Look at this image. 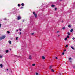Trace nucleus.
I'll return each instance as SVG.
<instances>
[{
    "label": "nucleus",
    "mask_w": 75,
    "mask_h": 75,
    "mask_svg": "<svg viewBox=\"0 0 75 75\" xmlns=\"http://www.w3.org/2000/svg\"><path fill=\"white\" fill-rule=\"evenodd\" d=\"M1 37L2 38V39H4V38H6V36L2 35V37Z\"/></svg>",
    "instance_id": "f257e3e1"
},
{
    "label": "nucleus",
    "mask_w": 75,
    "mask_h": 75,
    "mask_svg": "<svg viewBox=\"0 0 75 75\" xmlns=\"http://www.w3.org/2000/svg\"><path fill=\"white\" fill-rule=\"evenodd\" d=\"M21 16H19L18 17V20H20L21 19Z\"/></svg>",
    "instance_id": "f03ea898"
},
{
    "label": "nucleus",
    "mask_w": 75,
    "mask_h": 75,
    "mask_svg": "<svg viewBox=\"0 0 75 75\" xmlns=\"http://www.w3.org/2000/svg\"><path fill=\"white\" fill-rule=\"evenodd\" d=\"M53 67V66L52 65H51L49 67V68L50 69H52V67Z\"/></svg>",
    "instance_id": "7ed1b4c3"
},
{
    "label": "nucleus",
    "mask_w": 75,
    "mask_h": 75,
    "mask_svg": "<svg viewBox=\"0 0 75 75\" xmlns=\"http://www.w3.org/2000/svg\"><path fill=\"white\" fill-rule=\"evenodd\" d=\"M29 59H32L31 56L30 55L29 56Z\"/></svg>",
    "instance_id": "20e7f679"
},
{
    "label": "nucleus",
    "mask_w": 75,
    "mask_h": 75,
    "mask_svg": "<svg viewBox=\"0 0 75 75\" xmlns=\"http://www.w3.org/2000/svg\"><path fill=\"white\" fill-rule=\"evenodd\" d=\"M42 58L43 59H45V57L44 56H42Z\"/></svg>",
    "instance_id": "39448f33"
},
{
    "label": "nucleus",
    "mask_w": 75,
    "mask_h": 75,
    "mask_svg": "<svg viewBox=\"0 0 75 75\" xmlns=\"http://www.w3.org/2000/svg\"><path fill=\"white\" fill-rule=\"evenodd\" d=\"M8 42L10 44H11V42L10 40H9L8 41Z\"/></svg>",
    "instance_id": "423d86ee"
},
{
    "label": "nucleus",
    "mask_w": 75,
    "mask_h": 75,
    "mask_svg": "<svg viewBox=\"0 0 75 75\" xmlns=\"http://www.w3.org/2000/svg\"><path fill=\"white\" fill-rule=\"evenodd\" d=\"M72 31H73V29H71V30H70V32H71V33H72Z\"/></svg>",
    "instance_id": "0eeeda50"
},
{
    "label": "nucleus",
    "mask_w": 75,
    "mask_h": 75,
    "mask_svg": "<svg viewBox=\"0 0 75 75\" xmlns=\"http://www.w3.org/2000/svg\"><path fill=\"white\" fill-rule=\"evenodd\" d=\"M0 67H1V68H3V64H1Z\"/></svg>",
    "instance_id": "6e6552de"
},
{
    "label": "nucleus",
    "mask_w": 75,
    "mask_h": 75,
    "mask_svg": "<svg viewBox=\"0 0 75 75\" xmlns=\"http://www.w3.org/2000/svg\"><path fill=\"white\" fill-rule=\"evenodd\" d=\"M21 5L22 6H24V3H23L21 4Z\"/></svg>",
    "instance_id": "1a4fd4ad"
},
{
    "label": "nucleus",
    "mask_w": 75,
    "mask_h": 75,
    "mask_svg": "<svg viewBox=\"0 0 75 75\" xmlns=\"http://www.w3.org/2000/svg\"><path fill=\"white\" fill-rule=\"evenodd\" d=\"M34 15L35 17V18H37V14H35Z\"/></svg>",
    "instance_id": "9d476101"
},
{
    "label": "nucleus",
    "mask_w": 75,
    "mask_h": 75,
    "mask_svg": "<svg viewBox=\"0 0 75 75\" xmlns=\"http://www.w3.org/2000/svg\"><path fill=\"white\" fill-rule=\"evenodd\" d=\"M51 7H55V5H52Z\"/></svg>",
    "instance_id": "9b49d317"
},
{
    "label": "nucleus",
    "mask_w": 75,
    "mask_h": 75,
    "mask_svg": "<svg viewBox=\"0 0 75 75\" xmlns=\"http://www.w3.org/2000/svg\"><path fill=\"white\" fill-rule=\"evenodd\" d=\"M71 48L73 49V50H75V49H74V47H71Z\"/></svg>",
    "instance_id": "f8f14e48"
},
{
    "label": "nucleus",
    "mask_w": 75,
    "mask_h": 75,
    "mask_svg": "<svg viewBox=\"0 0 75 75\" xmlns=\"http://www.w3.org/2000/svg\"><path fill=\"white\" fill-rule=\"evenodd\" d=\"M67 34L69 35H70V33L68 32L67 33Z\"/></svg>",
    "instance_id": "ddd939ff"
},
{
    "label": "nucleus",
    "mask_w": 75,
    "mask_h": 75,
    "mask_svg": "<svg viewBox=\"0 0 75 75\" xmlns=\"http://www.w3.org/2000/svg\"><path fill=\"white\" fill-rule=\"evenodd\" d=\"M2 38L1 37H0V41L2 40Z\"/></svg>",
    "instance_id": "4468645a"
},
{
    "label": "nucleus",
    "mask_w": 75,
    "mask_h": 75,
    "mask_svg": "<svg viewBox=\"0 0 75 75\" xmlns=\"http://www.w3.org/2000/svg\"><path fill=\"white\" fill-rule=\"evenodd\" d=\"M64 40L65 41H67V38H65L64 39Z\"/></svg>",
    "instance_id": "2eb2a0df"
},
{
    "label": "nucleus",
    "mask_w": 75,
    "mask_h": 75,
    "mask_svg": "<svg viewBox=\"0 0 75 75\" xmlns=\"http://www.w3.org/2000/svg\"><path fill=\"white\" fill-rule=\"evenodd\" d=\"M8 52V50H6V53H7Z\"/></svg>",
    "instance_id": "dca6fc26"
},
{
    "label": "nucleus",
    "mask_w": 75,
    "mask_h": 75,
    "mask_svg": "<svg viewBox=\"0 0 75 75\" xmlns=\"http://www.w3.org/2000/svg\"><path fill=\"white\" fill-rule=\"evenodd\" d=\"M3 57V56H2L0 54V58H1Z\"/></svg>",
    "instance_id": "f3484780"
},
{
    "label": "nucleus",
    "mask_w": 75,
    "mask_h": 75,
    "mask_svg": "<svg viewBox=\"0 0 75 75\" xmlns=\"http://www.w3.org/2000/svg\"><path fill=\"white\" fill-rule=\"evenodd\" d=\"M68 45H67L65 46L66 48H67V47H68Z\"/></svg>",
    "instance_id": "a211bd4d"
},
{
    "label": "nucleus",
    "mask_w": 75,
    "mask_h": 75,
    "mask_svg": "<svg viewBox=\"0 0 75 75\" xmlns=\"http://www.w3.org/2000/svg\"><path fill=\"white\" fill-rule=\"evenodd\" d=\"M51 71H52V72H54V70H53V69H52Z\"/></svg>",
    "instance_id": "6ab92c4d"
},
{
    "label": "nucleus",
    "mask_w": 75,
    "mask_h": 75,
    "mask_svg": "<svg viewBox=\"0 0 75 75\" xmlns=\"http://www.w3.org/2000/svg\"><path fill=\"white\" fill-rule=\"evenodd\" d=\"M20 6H21V5L20 4H18V7H20Z\"/></svg>",
    "instance_id": "aec40b11"
},
{
    "label": "nucleus",
    "mask_w": 75,
    "mask_h": 75,
    "mask_svg": "<svg viewBox=\"0 0 75 75\" xmlns=\"http://www.w3.org/2000/svg\"><path fill=\"white\" fill-rule=\"evenodd\" d=\"M71 57H70V58H69V60H71Z\"/></svg>",
    "instance_id": "412c9836"
},
{
    "label": "nucleus",
    "mask_w": 75,
    "mask_h": 75,
    "mask_svg": "<svg viewBox=\"0 0 75 75\" xmlns=\"http://www.w3.org/2000/svg\"><path fill=\"white\" fill-rule=\"evenodd\" d=\"M39 74L38 73H36V75H38Z\"/></svg>",
    "instance_id": "4be33fe9"
},
{
    "label": "nucleus",
    "mask_w": 75,
    "mask_h": 75,
    "mask_svg": "<svg viewBox=\"0 0 75 75\" xmlns=\"http://www.w3.org/2000/svg\"><path fill=\"white\" fill-rule=\"evenodd\" d=\"M35 64H32L33 66H35Z\"/></svg>",
    "instance_id": "5701e85b"
},
{
    "label": "nucleus",
    "mask_w": 75,
    "mask_h": 75,
    "mask_svg": "<svg viewBox=\"0 0 75 75\" xmlns=\"http://www.w3.org/2000/svg\"><path fill=\"white\" fill-rule=\"evenodd\" d=\"M68 27H71V25H68Z\"/></svg>",
    "instance_id": "b1692460"
},
{
    "label": "nucleus",
    "mask_w": 75,
    "mask_h": 75,
    "mask_svg": "<svg viewBox=\"0 0 75 75\" xmlns=\"http://www.w3.org/2000/svg\"><path fill=\"white\" fill-rule=\"evenodd\" d=\"M62 29L63 30H65V27H63L62 28Z\"/></svg>",
    "instance_id": "393cba45"
},
{
    "label": "nucleus",
    "mask_w": 75,
    "mask_h": 75,
    "mask_svg": "<svg viewBox=\"0 0 75 75\" xmlns=\"http://www.w3.org/2000/svg\"><path fill=\"white\" fill-rule=\"evenodd\" d=\"M7 33H8L9 34L10 33V32L9 31H7Z\"/></svg>",
    "instance_id": "a878e982"
},
{
    "label": "nucleus",
    "mask_w": 75,
    "mask_h": 75,
    "mask_svg": "<svg viewBox=\"0 0 75 75\" xmlns=\"http://www.w3.org/2000/svg\"><path fill=\"white\" fill-rule=\"evenodd\" d=\"M67 38H69V36L67 35Z\"/></svg>",
    "instance_id": "bb28decb"
},
{
    "label": "nucleus",
    "mask_w": 75,
    "mask_h": 75,
    "mask_svg": "<svg viewBox=\"0 0 75 75\" xmlns=\"http://www.w3.org/2000/svg\"><path fill=\"white\" fill-rule=\"evenodd\" d=\"M57 8H55V10H57Z\"/></svg>",
    "instance_id": "cd10ccee"
},
{
    "label": "nucleus",
    "mask_w": 75,
    "mask_h": 75,
    "mask_svg": "<svg viewBox=\"0 0 75 75\" xmlns=\"http://www.w3.org/2000/svg\"><path fill=\"white\" fill-rule=\"evenodd\" d=\"M64 54H65V53L64 52H63L62 53V55H64Z\"/></svg>",
    "instance_id": "c85d7f7f"
},
{
    "label": "nucleus",
    "mask_w": 75,
    "mask_h": 75,
    "mask_svg": "<svg viewBox=\"0 0 75 75\" xmlns=\"http://www.w3.org/2000/svg\"><path fill=\"white\" fill-rule=\"evenodd\" d=\"M18 39V37H16V40H17V39Z\"/></svg>",
    "instance_id": "c756f323"
},
{
    "label": "nucleus",
    "mask_w": 75,
    "mask_h": 75,
    "mask_svg": "<svg viewBox=\"0 0 75 75\" xmlns=\"http://www.w3.org/2000/svg\"><path fill=\"white\" fill-rule=\"evenodd\" d=\"M72 39H73L74 40H75V38H72Z\"/></svg>",
    "instance_id": "7c9ffc66"
},
{
    "label": "nucleus",
    "mask_w": 75,
    "mask_h": 75,
    "mask_svg": "<svg viewBox=\"0 0 75 75\" xmlns=\"http://www.w3.org/2000/svg\"><path fill=\"white\" fill-rule=\"evenodd\" d=\"M66 50H64V52H65V51H66Z\"/></svg>",
    "instance_id": "2f4dec72"
},
{
    "label": "nucleus",
    "mask_w": 75,
    "mask_h": 75,
    "mask_svg": "<svg viewBox=\"0 0 75 75\" xmlns=\"http://www.w3.org/2000/svg\"><path fill=\"white\" fill-rule=\"evenodd\" d=\"M33 14H34V15H35V12H33Z\"/></svg>",
    "instance_id": "473e14b6"
},
{
    "label": "nucleus",
    "mask_w": 75,
    "mask_h": 75,
    "mask_svg": "<svg viewBox=\"0 0 75 75\" xmlns=\"http://www.w3.org/2000/svg\"><path fill=\"white\" fill-rule=\"evenodd\" d=\"M19 30L20 31H21V29H19Z\"/></svg>",
    "instance_id": "72a5a7b5"
},
{
    "label": "nucleus",
    "mask_w": 75,
    "mask_h": 75,
    "mask_svg": "<svg viewBox=\"0 0 75 75\" xmlns=\"http://www.w3.org/2000/svg\"><path fill=\"white\" fill-rule=\"evenodd\" d=\"M20 35H21V32H20Z\"/></svg>",
    "instance_id": "f704fd0d"
},
{
    "label": "nucleus",
    "mask_w": 75,
    "mask_h": 75,
    "mask_svg": "<svg viewBox=\"0 0 75 75\" xmlns=\"http://www.w3.org/2000/svg\"><path fill=\"white\" fill-rule=\"evenodd\" d=\"M56 59H58V58H57V57H56Z\"/></svg>",
    "instance_id": "c9c22d12"
},
{
    "label": "nucleus",
    "mask_w": 75,
    "mask_h": 75,
    "mask_svg": "<svg viewBox=\"0 0 75 75\" xmlns=\"http://www.w3.org/2000/svg\"><path fill=\"white\" fill-rule=\"evenodd\" d=\"M34 33H32L31 34V35H33V34H34Z\"/></svg>",
    "instance_id": "e433bc0d"
},
{
    "label": "nucleus",
    "mask_w": 75,
    "mask_h": 75,
    "mask_svg": "<svg viewBox=\"0 0 75 75\" xmlns=\"http://www.w3.org/2000/svg\"><path fill=\"white\" fill-rule=\"evenodd\" d=\"M59 31H57V33H59Z\"/></svg>",
    "instance_id": "4c0bfd02"
},
{
    "label": "nucleus",
    "mask_w": 75,
    "mask_h": 75,
    "mask_svg": "<svg viewBox=\"0 0 75 75\" xmlns=\"http://www.w3.org/2000/svg\"><path fill=\"white\" fill-rule=\"evenodd\" d=\"M1 27V24L0 23V28Z\"/></svg>",
    "instance_id": "58836bf2"
},
{
    "label": "nucleus",
    "mask_w": 75,
    "mask_h": 75,
    "mask_svg": "<svg viewBox=\"0 0 75 75\" xmlns=\"http://www.w3.org/2000/svg\"><path fill=\"white\" fill-rule=\"evenodd\" d=\"M6 70H7V71H8V69H6Z\"/></svg>",
    "instance_id": "ea45409f"
},
{
    "label": "nucleus",
    "mask_w": 75,
    "mask_h": 75,
    "mask_svg": "<svg viewBox=\"0 0 75 75\" xmlns=\"http://www.w3.org/2000/svg\"><path fill=\"white\" fill-rule=\"evenodd\" d=\"M16 31H18V30H16Z\"/></svg>",
    "instance_id": "a19ab883"
},
{
    "label": "nucleus",
    "mask_w": 75,
    "mask_h": 75,
    "mask_svg": "<svg viewBox=\"0 0 75 75\" xmlns=\"http://www.w3.org/2000/svg\"><path fill=\"white\" fill-rule=\"evenodd\" d=\"M21 8H23V7H21Z\"/></svg>",
    "instance_id": "79ce46f5"
},
{
    "label": "nucleus",
    "mask_w": 75,
    "mask_h": 75,
    "mask_svg": "<svg viewBox=\"0 0 75 75\" xmlns=\"http://www.w3.org/2000/svg\"><path fill=\"white\" fill-rule=\"evenodd\" d=\"M60 35H58V36H59Z\"/></svg>",
    "instance_id": "37998d69"
}]
</instances>
